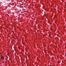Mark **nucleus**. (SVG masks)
<instances>
[{"label":"nucleus","instance_id":"obj_3","mask_svg":"<svg viewBox=\"0 0 66 66\" xmlns=\"http://www.w3.org/2000/svg\"><path fill=\"white\" fill-rule=\"evenodd\" d=\"M65 55H66V53L65 54Z\"/></svg>","mask_w":66,"mask_h":66},{"label":"nucleus","instance_id":"obj_1","mask_svg":"<svg viewBox=\"0 0 66 66\" xmlns=\"http://www.w3.org/2000/svg\"><path fill=\"white\" fill-rule=\"evenodd\" d=\"M0 59H3V60H4V57L2 56L1 57Z\"/></svg>","mask_w":66,"mask_h":66},{"label":"nucleus","instance_id":"obj_2","mask_svg":"<svg viewBox=\"0 0 66 66\" xmlns=\"http://www.w3.org/2000/svg\"><path fill=\"white\" fill-rule=\"evenodd\" d=\"M8 55H9V54H10V53H8Z\"/></svg>","mask_w":66,"mask_h":66}]
</instances>
